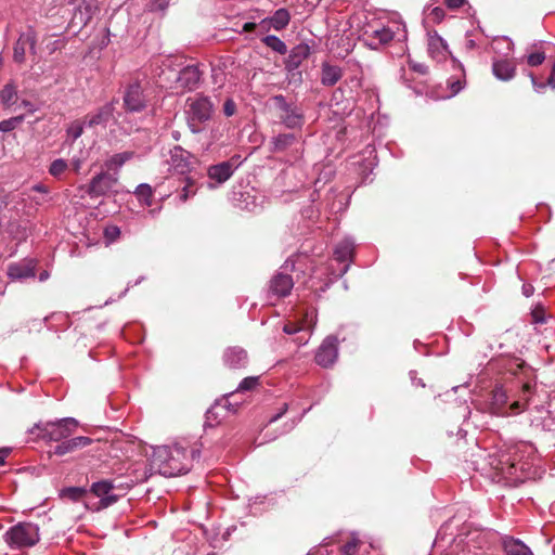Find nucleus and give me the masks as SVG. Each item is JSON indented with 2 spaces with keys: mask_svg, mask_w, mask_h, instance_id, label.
Returning a JSON list of instances; mask_svg holds the SVG:
<instances>
[{
  "mask_svg": "<svg viewBox=\"0 0 555 555\" xmlns=\"http://www.w3.org/2000/svg\"><path fill=\"white\" fill-rule=\"evenodd\" d=\"M114 103H106L100 107L95 113L89 114L85 117V122L88 127L106 126L114 113Z\"/></svg>",
  "mask_w": 555,
  "mask_h": 555,
  "instance_id": "4be33fe9",
  "label": "nucleus"
},
{
  "mask_svg": "<svg viewBox=\"0 0 555 555\" xmlns=\"http://www.w3.org/2000/svg\"><path fill=\"white\" fill-rule=\"evenodd\" d=\"M310 318V313H306V319L300 321L299 323H287L284 325L283 331L288 335H295L300 332H306L310 326H306V322Z\"/></svg>",
  "mask_w": 555,
  "mask_h": 555,
  "instance_id": "f704fd0d",
  "label": "nucleus"
},
{
  "mask_svg": "<svg viewBox=\"0 0 555 555\" xmlns=\"http://www.w3.org/2000/svg\"><path fill=\"white\" fill-rule=\"evenodd\" d=\"M124 105L129 112H141L146 106V99L140 83H131L124 95Z\"/></svg>",
  "mask_w": 555,
  "mask_h": 555,
  "instance_id": "dca6fc26",
  "label": "nucleus"
},
{
  "mask_svg": "<svg viewBox=\"0 0 555 555\" xmlns=\"http://www.w3.org/2000/svg\"><path fill=\"white\" fill-rule=\"evenodd\" d=\"M37 262L35 259H25L18 263H12L8 268V275L11 280H25L35 278Z\"/></svg>",
  "mask_w": 555,
  "mask_h": 555,
  "instance_id": "6ab92c4d",
  "label": "nucleus"
},
{
  "mask_svg": "<svg viewBox=\"0 0 555 555\" xmlns=\"http://www.w3.org/2000/svg\"><path fill=\"white\" fill-rule=\"evenodd\" d=\"M17 100V87L11 81L0 90V102L4 107L12 106Z\"/></svg>",
  "mask_w": 555,
  "mask_h": 555,
  "instance_id": "7c9ffc66",
  "label": "nucleus"
},
{
  "mask_svg": "<svg viewBox=\"0 0 555 555\" xmlns=\"http://www.w3.org/2000/svg\"><path fill=\"white\" fill-rule=\"evenodd\" d=\"M286 410H287V404L285 403V404L283 405L282 411H281L280 413H278L276 415L272 416V417L270 418V422L272 423V422L278 421V420H279V418H280V417H281V416L286 412Z\"/></svg>",
  "mask_w": 555,
  "mask_h": 555,
  "instance_id": "e2e57ef3",
  "label": "nucleus"
},
{
  "mask_svg": "<svg viewBox=\"0 0 555 555\" xmlns=\"http://www.w3.org/2000/svg\"><path fill=\"white\" fill-rule=\"evenodd\" d=\"M199 455L197 449H192L190 452L188 448L180 443L170 446V459L168 468L164 469V476L171 477L180 474H185L190 470L192 461Z\"/></svg>",
  "mask_w": 555,
  "mask_h": 555,
  "instance_id": "0eeeda50",
  "label": "nucleus"
},
{
  "mask_svg": "<svg viewBox=\"0 0 555 555\" xmlns=\"http://www.w3.org/2000/svg\"><path fill=\"white\" fill-rule=\"evenodd\" d=\"M188 125L193 133L201 132V124L208 121L214 113V104L205 95H197L186 100Z\"/></svg>",
  "mask_w": 555,
  "mask_h": 555,
  "instance_id": "423d86ee",
  "label": "nucleus"
},
{
  "mask_svg": "<svg viewBox=\"0 0 555 555\" xmlns=\"http://www.w3.org/2000/svg\"><path fill=\"white\" fill-rule=\"evenodd\" d=\"M134 194L137 195L138 199L143 203L146 206L152 205V196H153V190L152 186L147 183H141L137 186Z\"/></svg>",
  "mask_w": 555,
  "mask_h": 555,
  "instance_id": "72a5a7b5",
  "label": "nucleus"
},
{
  "mask_svg": "<svg viewBox=\"0 0 555 555\" xmlns=\"http://www.w3.org/2000/svg\"><path fill=\"white\" fill-rule=\"evenodd\" d=\"M492 73L499 80L508 81L513 79L516 74V65L509 60H494L492 63Z\"/></svg>",
  "mask_w": 555,
  "mask_h": 555,
  "instance_id": "5701e85b",
  "label": "nucleus"
},
{
  "mask_svg": "<svg viewBox=\"0 0 555 555\" xmlns=\"http://www.w3.org/2000/svg\"><path fill=\"white\" fill-rule=\"evenodd\" d=\"M117 184L118 175L116 172L102 171L91 179L87 193L92 198L104 196L111 192H115Z\"/></svg>",
  "mask_w": 555,
  "mask_h": 555,
  "instance_id": "6e6552de",
  "label": "nucleus"
},
{
  "mask_svg": "<svg viewBox=\"0 0 555 555\" xmlns=\"http://www.w3.org/2000/svg\"><path fill=\"white\" fill-rule=\"evenodd\" d=\"M273 100L280 111V119L287 128L294 129L301 126L302 116L295 106L287 103L283 95H276Z\"/></svg>",
  "mask_w": 555,
  "mask_h": 555,
  "instance_id": "9d476101",
  "label": "nucleus"
},
{
  "mask_svg": "<svg viewBox=\"0 0 555 555\" xmlns=\"http://www.w3.org/2000/svg\"><path fill=\"white\" fill-rule=\"evenodd\" d=\"M223 361L230 369H241L247 364V353L240 347H232L225 350Z\"/></svg>",
  "mask_w": 555,
  "mask_h": 555,
  "instance_id": "b1692460",
  "label": "nucleus"
},
{
  "mask_svg": "<svg viewBox=\"0 0 555 555\" xmlns=\"http://www.w3.org/2000/svg\"><path fill=\"white\" fill-rule=\"evenodd\" d=\"M169 459L170 446H159L154 448L150 457V468L146 469L143 467L133 469V478L130 479L127 487H132L134 483L147 480V478L154 473L164 476V469L166 467L168 468Z\"/></svg>",
  "mask_w": 555,
  "mask_h": 555,
  "instance_id": "20e7f679",
  "label": "nucleus"
},
{
  "mask_svg": "<svg viewBox=\"0 0 555 555\" xmlns=\"http://www.w3.org/2000/svg\"><path fill=\"white\" fill-rule=\"evenodd\" d=\"M83 162H85V158L82 157H73L72 162H70V165H72V169L76 172V173H79L80 172V169L83 165Z\"/></svg>",
  "mask_w": 555,
  "mask_h": 555,
  "instance_id": "603ef678",
  "label": "nucleus"
},
{
  "mask_svg": "<svg viewBox=\"0 0 555 555\" xmlns=\"http://www.w3.org/2000/svg\"><path fill=\"white\" fill-rule=\"evenodd\" d=\"M501 41L506 42V44H507V49H508L509 51H512V50H513V48H514V43H513V41H512L509 38H507V37H503V38L501 39Z\"/></svg>",
  "mask_w": 555,
  "mask_h": 555,
  "instance_id": "0e129e2a",
  "label": "nucleus"
},
{
  "mask_svg": "<svg viewBox=\"0 0 555 555\" xmlns=\"http://www.w3.org/2000/svg\"><path fill=\"white\" fill-rule=\"evenodd\" d=\"M119 233H120V230L117 227H112V228L105 230L106 236L115 237V236H118Z\"/></svg>",
  "mask_w": 555,
  "mask_h": 555,
  "instance_id": "13d9d810",
  "label": "nucleus"
},
{
  "mask_svg": "<svg viewBox=\"0 0 555 555\" xmlns=\"http://www.w3.org/2000/svg\"><path fill=\"white\" fill-rule=\"evenodd\" d=\"M68 168V164L63 158L53 160L49 167V173L59 179Z\"/></svg>",
  "mask_w": 555,
  "mask_h": 555,
  "instance_id": "c9c22d12",
  "label": "nucleus"
},
{
  "mask_svg": "<svg viewBox=\"0 0 555 555\" xmlns=\"http://www.w3.org/2000/svg\"><path fill=\"white\" fill-rule=\"evenodd\" d=\"M86 493L85 489L82 488H67L63 491V496H67L72 501H79L83 494Z\"/></svg>",
  "mask_w": 555,
  "mask_h": 555,
  "instance_id": "79ce46f5",
  "label": "nucleus"
},
{
  "mask_svg": "<svg viewBox=\"0 0 555 555\" xmlns=\"http://www.w3.org/2000/svg\"><path fill=\"white\" fill-rule=\"evenodd\" d=\"M75 451L74 447L72 446L70 439L63 441L62 443L57 444L54 448V454L56 455H65L67 453H70Z\"/></svg>",
  "mask_w": 555,
  "mask_h": 555,
  "instance_id": "49530a36",
  "label": "nucleus"
},
{
  "mask_svg": "<svg viewBox=\"0 0 555 555\" xmlns=\"http://www.w3.org/2000/svg\"><path fill=\"white\" fill-rule=\"evenodd\" d=\"M533 318H534V321H535L537 323H543V322H544V319H542V318H538V312H534V313H533Z\"/></svg>",
  "mask_w": 555,
  "mask_h": 555,
  "instance_id": "69168bd1",
  "label": "nucleus"
},
{
  "mask_svg": "<svg viewBox=\"0 0 555 555\" xmlns=\"http://www.w3.org/2000/svg\"><path fill=\"white\" fill-rule=\"evenodd\" d=\"M49 274L48 272H42L39 276L40 281H44L46 279H48Z\"/></svg>",
  "mask_w": 555,
  "mask_h": 555,
  "instance_id": "338daca9",
  "label": "nucleus"
},
{
  "mask_svg": "<svg viewBox=\"0 0 555 555\" xmlns=\"http://www.w3.org/2000/svg\"><path fill=\"white\" fill-rule=\"evenodd\" d=\"M86 125L85 120H74L68 127H67V137L72 139V141H76L78 138L81 137L83 133V126Z\"/></svg>",
  "mask_w": 555,
  "mask_h": 555,
  "instance_id": "e433bc0d",
  "label": "nucleus"
},
{
  "mask_svg": "<svg viewBox=\"0 0 555 555\" xmlns=\"http://www.w3.org/2000/svg\"><path fill=\"white\" fill-rule=\"evenodd\" d=\"M70 441L75 450L85 448L92 442L91 438L85 436L72 438Z\"/></svg>",
  "mask_w": 555,
  "mask_h": 555,
  "instance_id": "de8ad7c7",
  "label": "nucleus"
},
{
  "mask_svg": "<svg viewBox=\"0 0 555 555\" xmlns=\"http://www.w3.org/2000/svg\"><path fill=\"white\" fill-rule=\"evenodd\" d=\"M262 42L268 47L270 48L271 50H273L274 52L279 53V54H286L287 53V47L285 44L284 41H282L279 37L274 36V35H269V36H266L263 39H262Z\"/></svg>",
  "mask_w": 555,
  "mask_h": 555,
  "instance_id": "473e14b6",
  "label": "nucleus"
},
{
  "mask_svg": "<svg viewBox=\"0 0 555 555\" xmlns=\"http://www.w3.org/2000/svg\"><path fill=\"white\" fill-rule=\"evenodd\" d=\"M39 539V527L33 522H18L4 534L9 546L16 550L34 546Z\"/></svg>",
  "mask_w": 555,
  "mask_h": 555,
  "instance_id": "39448f33",
  "label": "nucleus"
},
{
  "mask_svg": "<svg viewBox=\"0 0 555 555\" xmlns=\"http://www.w3.org/2000/svg\"><path fill=\"white\" fill-rule=\"evenodd\" d=\"M259 23H253V22H247L245 23L243 26H242V31L243 33H250V31H254L256 29L259 30Z\"/></svg>",
  "mask_w": 555,
  "mask_h": 555,
  "instance_id": "5fc2aeb1",
  "label": "nucleus"
},
{
  "mask_svg": "<svg viewBox=\"0 0 555 555\" xmlns=\"http://www.w3.org/2000/svg\"><path fill=\"white\" fill-rule=\"evenodd\" d=\"M185 185L182 188V191L179 195L181 202H186L190 197L196 194V190L192 189L194 185V180L190 177L184 178Z\"/></svg>",
  "mask_w": 555,
  "mask_h": 555,
  "instance_id": "58836bf2",
  "label": "nucleus"
},
{
  "mask_svg": "<svg viewBox=\"0 0 555 555\" xmlns=\"http://www.w3.org/2000/svg\"><path fill=\"white\" fill-rule=\"evenodd\" d=\"M291 20L289 12L282 8L276 10L272 16L263 18L259 22V33L263 34L269 31L271 28L275 30H282L284 29Z\"/></svg>",
  "mask_w": 555,
  "mask_h": 555,
  "instance_id": "a211bd4d",
  "label": "nucleus"
},
{
  "mask_svg": "<svg viewBox=\"0 0 555 555\" xmlns=\"http://www.w3.org/2000/svg\"><path fill=\"white\" fill-rule=\"evenodd\" d=\"M202 73L197 65H188L183 67L177 77V88L182 91H193L198 88Z\"/></svg>",
  "mask_w": 555,
  "mask_h": 555,
  "instance_id": "2eb2a0df",
  "label": "nucleus"
},
{
  "mask_svg": "<svg viewBox=\"0 0 555 555\" xmlns=\"http://www.w3.org/2000/svg\"><path fill=\"white\" fill-rule=\"evenodd\" d=\"M297 143V137L293 133H282L272 139V152H284Z\"/></svg>",
  "mask_w": 555,
  "mask_h": 555,
  "instance_id": "c756f323",
  "label": "nucleus"
},
{
  "mask_svg": "<svg viewBox=\"0 0 555 555\" xmlns=\"http://www.w3.org/2000/svg\"><path fill=\"white\" fill-rule=\"evenodd\" d=\"M257 385H258V377H255V376L246 377L240 383V385L237 387V391H247V390L255 388Z\"/></svg>",
  "mask_w": 555,
  "mask_h": 555,
  "instance_id": "a18cd8bd",
  "label": "nucleus"
},
{
  "mask_svg": "<svg viewBox=\"0 0 555 555\" xmlns=\"http://www.w3.org/2000/svg\"><path fill=\"white\" fill-rule=\"evenodd\" d=\"M22 105L29 112V113H35L37 111V108L35 107V105L27 101V100H23L22 101Z\"/></svg>",
  "mask_w": 555,
  "mask_h": 555,
  "instance_id": "052dcab7",
  "label": "nucleus"
},
{
  "mask_svg": "<svg viewBox=\"0 0 555 555\" xmlns=\"http://www.w3.org/2000/svg\"><path fill=\"white\" fill-rule=\"evenodd\" d=\"M313 318H314V312L311 311L310 312V321H307L306 322V326H310L309 330H307L306 332H301L302 335L301 336H298L296 338V343L298 345H306L310 338V335H311V332H312V328L314 326V322H313Z\"/></svg>",
  "mask_w": 555,
  "mask_h": 555,
  "instance_id": "a19ab883",
  "label": "nucleus"
},
{
  "mask_svg": "<svg viewBox=\"0 0 555 555\" xmlns=\"http://www.w3.org/2000/svg\"><path fill=\"white\" fill-rule=\"evenodd\" d=\"M467 0H443V3L450 10H457L466 4Z\"/></svg>",
  "mask_w": 555,
  "mask_h": 555,
  "instance_id": "3c124183",
  "label": "nucleus"
},
{
  "mask_svg": "<svg viewBox=\"0 0 555 555\" xmlns=\"http://www.w3.org/2000/svg\"><path fill=\"white\" fill-rule=\"evenodd\" d=\"M529 77L531 79V82H532V86H533V89L537 91V92H542L545 87L547 86V81L546 82H538L535 77L533 76V74H529Z\"/></svg>",
  "mask_w": 555,
  "mask_h": 555,
  "instance_id": "864d4df0",
  "label": "nucleus"
},
{
  "mask_svg": "<svg viewBox=\"0 0 555 555\" xmlns=\"http://www.w3.org/2000/svg\"><path fill=\"white\" fill-rule=\"evenodd\" d=\"M428 53L437 62L447 60L450 54L447 42L437 31L428 34Z\"/></svg>",
  "mask_w": 555,
  "mask_h": 555,
  "instance_id": "412c9836",
  "label": "nucleus"
},
{
  "mask_svg": "<svg viewBox=\"0 0 555 555\" xmlns=\"http://www.w3.org/2000/svg\"><path fill=\"white\" fill-rule=\"evenodd\" d=\"M10 451L11 450L9 448L0 449V465H3L5 463V459L8 457Z\"/></svg>",
  "mask_w": 555,
  "mask_h": 555,
  "instance_id": "bf43d9fd",
  "label": "nucleus"
},
{
  "mask_svg": "<svg viewBox=\"0 0 555 555\" xmlns=\"http://www.w3.org/2000/svg\"><path fill=\"white\" fill-rule=\"evenodd\" d=\"M170 0H152L150 3L151 11H162L164 12L168 5Z\"/></svg>",
  "mask_w": 555,
  "mask_h": 555,
  "instance_id": "8fccbe9b",
  "label": "nucleus"
},
{
  "mask_svg": "<svg viewBox=\"0 0 555 555\" xmlns=\"http://www.w3.org/2000/svg\"><path fill=\"white\" fill-rule=\"evenodd\" d=\"M133 157L132 152H122L114 154L112 157L105 160L104 166L106 171L116 172L124 166V164Z\"/></svg>",
  "mask_w": 555,
  "mask_h": 555,
  "instance_id": "c85d7f7f",
  "label": "nucleus"
},
{
  "mask_svg": "<svg viewBox=\"0 0 555 555\" xmlns=\"http://www.w3.org/2000/svg\"><path fill=\"white\" fill-rule=\"evenodd\" d=\"M545 60V53L542 51L532 52L527 55V63L530 66H539Z\"/></svg>",
  "mask_w": 555,
  "mask_h": 555,
  "instance_id": "c03bdc74",
  "label": "nucleus"
},
{
  "mask_svg": "<svg viewBox=\"0 0 555 555\" xmlns=\"http://www.w3.org/2000/svg\"><path fill=\"white\" fill-rule=\"evenodd\" d=\"M37 34L33 27H28L25 33H22L14 44L13 60L16 63L25 62L26 48L29 47L33 53H36Z\"/></svg>",
  "mask_w": 555,
  "mask_h": 555,
  "instance_id": "ddd939ff",
  "label": "nucleus"
},
{
  "mask_svg": "<svg viewBox=\"0 0 555 555\" xmlns=\"http://www.w3.org/2000/svg\"><path fill=\"white\" fill-rule=\"evenodd\" d=\"M446 16V12L442 8L440 7H434V8H428V11H427V18L429 21H431L433 23H440L443 21Z\"/></svg>",
  "mask_w": 555,
  "mask_h": 555,
  "instance_id": "ea45409f",
  "label": "nucleus"
},
{
  "mask_svg": "<svg viewBox=\"0 0 555 555\" xmlns=\"http://www.w3.org/2000/svg\"><path fill=\"white\" fill-rule=\"evenodd\" d=\"M489 464L491 467L509 483L522 482L528 475L530 464L524 462L518 452L490 454Z\"/></svg>",
  "mask_w": 555,
  "mask_h": 555,
  "instance_id": "f03ea898",
  "label": "nucleus"
},
{
  "mask_svg": "<svg viewBox=\"0 0 555 555\" xmlns=\"http://www.w3.org/2000/svg\"><path fill=\"white\" fill-rule=\"evenodd\" d=\"M338 357V345L337 338L334 336L326 337L321 346L318 348L315 353V362L323 366H332Z\"/></svg>",
  "mask_w": 555,
  "mask_h": 555,
  "instance_id": "9b49d317",
  "label": "nucleus"
},
{
  "mask_svg": "<svg viewBox=\"0 0 555 555\" xmlns=\"http://www.w3.org/2000/svg\"><path fill=\"white\" fill-rule=\"evenodd\" d=\"M77 426L78 422L75 418L66 417L57 422L35 424L29 433L36 434L39 439L57 442L68 438Z\"/></svg>",
  "mask_w": 555,
  "mask_h": 555,
  "instance_id": "7ed1b4c3",
  "label": "nucleus"
},
{
  "mask_svg": "<svg viewBox=\"0 0 555 555\" xmlns=\"http://www.w3.org/2000/svg\"><path fill=\"white\" fill-rule=\"evenodd\" d=\"M354 251V241L350 237L341 240L335 247L334 256L335 259L344 262L351 260Z\"/></svg>",
  "mask_w": 555,
  "mask_h": 555,
  "instance_id": "a878e982",
  "label": "nucleus"
},
{
  "mask_svg": "<svg viewBox=\"0 0 555 555\" xmlns=\"http://www.w3.org/2000/svg\"><path fill=\"white\" fill-rule=\"evenodd\" d=\"M31 189H33V191L38 192V193H42V194L49 193V189L42 183L35 184Z\"/></svg>",
  "mask_w": 555,
  "mask_h": 555,
  "instance_id": "4d7b16f0",
  "label": "nucleus"
},
{
  "mask_svg": "<svg viewBox=\"0 0 555 555\" xmlns=\"http://www.w3.org/2000/svg\"><path fill=\"white\" fill-rule=\"evenodd\" d=\"M453 66L457 67L461 72V76H464V70L461 64H459L454 59L452 60ZM465 85V81L462 79V77H452L448 80V86L451 90V93L449 96L456 95L461 90H463Z\"/></svg>",
  "mask_w": 555,
  "mask_h": 555,
  "instance_id": "2f4dec72",
  "label": "nucleus"
},
{
  "mask_svg": "<svg viewBox=\"0 0 555 555\" xmlns=\"http://www.w3.org/2000/svg\"><path fill=\"white\" fill-rule=\"evenodd\" d=\"M310 54V48L307 44H298L294 47L288 55L287 67L289 69L297 68L304 60Z\"/></svg>",
  "mask_w": 555,
  "mask_h": 555,
  "instance_id": "bb28decb",
  "label": "nucleus"
},
{
  "mask_svg": "<svg viewBox=\"0 0 555 555\" xmlns=\"http://www.w3.org/2000/svg\"><path fill=\"white\" fill-rule=\"evenodd\" d=\"M193 159L194 156L190 152L179 145H176L170 150V158L168 163L173 171L180 175H186L191 171Z\"/></svg>",
  "mask_w": 555,
  "mask_h": 555,
  "instance_id": "4468645a",
  "label": "nucleus"
},
{
  "mask_svg": "<svg viewBox=\"0 0 555 555\" xmlns=\"http://www.w3.org/2000/svg\"><path fill=\"white\" fill-rule=\"evenodd\" d=\"M288 263L286 262L279 272H276L269 284V292L278 298L286 297L294 287L293 278L287 273Z\"/></svg>",
  "mask_w": 555,
  "mask_h": 555,
  "instance_id": "1a4fd4ad",
  "label": "nucleus"
},
{
  "mask_svg": "<svg viewBox=\"0 0 555 555\" xmlns=\"http://www.w3.org/2000/svg\"><path fill=\"white\" fill-rule=\"evenodd\" d=\"M522 294L526 297H530L533 294V286L530 284H524L522 285Z\"/></svg>",
  "mask_w": 555,
  "mask_h": 555,
  "instance_id": "680f3d73",
  "label": "nucleus"
},
{
  "mask_svg": "<svg viewBox=\"0 0 555 555\" xmlns=\"http://www.w3.org/2000/svg\"><path fill=\"white\" fill-rule=\"evenodd\" d=\"M236 112V104L235 102L232 100V99H227L224 104H223V114L227 116V117H231L235 114Z\"/></svg>",
  "mask_w": 555,
  "mask_h": 555,
  "instance_id": "09e8293b",
  "label": "nucleus"
},
{
  "mask_svg": "<svg viewBox=\"0 0 555 555\" xmlns=\"http://www.w3.org/2000/svg\"><path fill=\"white\" fill-rule=\"evenodd\" d=\"M24 121V115H18L0 121V131L9 132L14 130Z\"/></svg>",
  "mask_w": 555,
  "mask_h": 555,
  "instance_id": "4c0bfd02",
  "label": "nucleus"
},
{
  "mask_svg": "<svg viewBox=\"0 0 555 555\" xmlns=\"http://www.w3.org/2000/svg\"><path fill=\"white\" fill-rule=\"evenodd\" d=\"M118 486L109 480H100L91 486L92 493L100 499L99 508H106L116 503L119 496L113 493Z\"/></svg>",
  "mask_w": 555,
  "mask_h": 555,
  "instance_id": "f8f14e48",
  "label": "nucleus"
},
{
  "mask_svg": "<svg viewBox=\"0 0 555 555\" xmlns=\"http://www.w3.org/2000/svg\"><path fill=\"white\" fill-rule=\"evenodd\" d=\"M506 555H533L532 551L520 540L507 538L503 542Z\"/></svg>",
  "mask_w": 555,
  "mask_h": 555,
  "instance_id": "cd10ccee",
  "label": "nucleus"
},
{
  "mask_svg": "<svg viewBox=\"0 0 555 555\" xmlns=\"http://www.w3.org/2000/svg\"><path fill=\"white\" fill-rule=\"evenodd\" d=\"M348 268H349V266H348V264H346V266L344 267V269L341 270V273H340V274H341V275H343V274H345V273L347 272Z\"/></svg>",
  "mask_w": 555,
  "mask_h": 555,
  "instance_id": "774afa93",
  "label": "nucleus"
},
{
  "mask_svg": "<svg viewBox=\"0 0 555 555\" xmlns=\"http://www.w3.org/2000/svg\"><path fill=\"white\" fill-rule=\"evenodd\" d=\"M343 76V70L336 65L324 63L321 72V82L324 86L332 87L336 85Z\"/></svg>",
  "mask_w": 555,
  "mask_h": 555,
  "instance_id": "393cba45",
  "label": "nucleus"
},
{
  "mask_svg": "<svg viewBox=\"0 0 555 555\" xmlns=\"http://www.w3.org/2000/svg\"><path fill=\"white\" fill-rule=\"evenodd\" d=\"M359 547V540L356 538H352L350 541L346 542L340 551L344 555H354L358 552Z\"/></svg>",
  "mask_w": 555,
  "mask_h": 555,
  "instance_id": "37998d69",
  "label": "nucleus"
},
{
  "mask_svg": "<svg viewBox=\"0 0 555 555\" xmlns=\"http://www.w3.org/2000/svg\"><path fill=\"white\" fill-rule=\"evenodd\" d=\"M395 36V31L387 26H382L379 28H372L370 30H365L364 33V41L371 49H378L380 46L389 43Z\"/></svg>",
  "mask_w": 555,
  "mask_h": 555,
  "instance_id": "f3484780",
  "label": "nucleus"
},
{
  "mask_svg": "<svg viewBox=\"0 0 555 555\" xmlns=\"http://www.w3.org/2000/svg\"><path fill=\"white\" fill-rule=\"evenodd\" d=\"M547 86H550L552 89H555V63L553 64L551 74L547 78Z\"/></svg>",
  "mask_w": 555,
  "mask_h": 555,
  "instance_id": "6e6d98bb",
  "label": "nucleus"
},
{
  "mask_svg": "<svg viewBox=\"0 0 555 555\" xmlns=\"http://www.w3.org/2000/svg\"><path fill=\"white\" fill-rule=\"evenodd\" d=\"M531 387L526 384L522 386L521 396L512 404L507 405V395L503 387L496 386L488 396V398L477 401L476 408L485 413L495 416L516 415L526 409L529 400Z\"/></svg>",
  "mask_w": 555,
  "mask_h": 555,
  "instance_id": "f257e3e1",
  "label": "nucleus"
},
{
  "mask_svg": "<svg viewBox=\"0 0 555 555\" xmlns=\"http://www.w3.org/2000/svg\"><path fill=\"white\" fill-rule=\"evenodd\" d=\"M236 168L237 166L232 159L222 162L210 166L207 170V176L218 184H221L232 177Z\"/></svg>",
  "mask_w": 555,
  "mask_h": 555,
  "instance_id": "aec40b11",
  "label": "nucleus"
}]
</instances>
